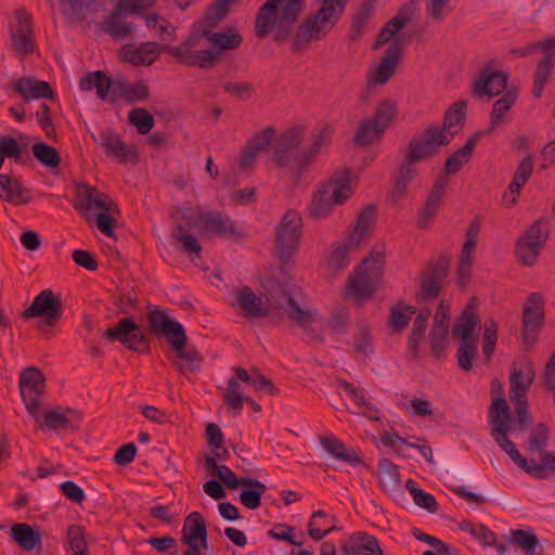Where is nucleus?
<instances>
[{
    "label": "nucleus",
    "instance_id": "nucleus-1",
    "mask_svg": "<svg viewBox=\"0 0 555 555\" xmlns=\"http://www.w3.org/2000/svg\"><path fill=\"white\" fill-rule=\"evenodd\" d=\"M234 305L242 309L243 315L247 319L269 317L271 310L276 308L302 328L311 340H323L318 326L319 312L301 306L295 291L283 288L281 295L274 298V304L269 307L249 286H244L234 294Z\"/></svg>",
    "mask_w": 555,
    "mask_h": 555
},
{
    "label": "nucleus",
    "instance_id": "nucleus-2",
    "mask_svg": "<svg viewBox=\"0 0 555 555\" xmlns=\"http://www.w3.org/2000/svg\"><path fill=\"white\" fill-rule=\"evenodd\" d=\"M232 0H217L210 12L201 22L207 52L211 53V68L228 53L237 50L243 43V36L234 27L215 30V26L223 20Z\"/></svg>",
    "mask_w": 555,
    "mask_h": 555
},
{
    "label": "nucleus",
    "instance_id": "nucleus-3",
    "mask_svg": "<svg viewBox=\"0 0 555 555\" xmlns=\"http://www.w3.org/2000/svg\"><path fill=\"white\" fill-rule=\"evenodd\" d=\"M304 4L305 0H268L256 15V36L263 38L275 29L278 39L286 38L291 25L304 10Z\"/></svg>",
    "mask_w": 555,
    "mask_h": 555
},
{
    "label": "nucleus",
    "instance_id": "nucleus-4",
    "mask_svg": "<svg viewBox=\"0 0 555 555\" xmlns=\"http://www.w3.org/2000/svg\"><path fill=\"white\" fill-rule=\"evenodd\" d=\"M349 0H323L320 9L308 15L297 28L294 49L325 38L343 16Z\"/></svg>",
    "mask_w": 555,
    "mask_h": 555
},
{
    "label": "nucleus",
    "instance_id": "nucleus-5",
    "mask_svg": "<svg viewBox=\"0 0 555 555\" xmlns=\"http://www.w3.org/2000/svg\"><path fill=\"white\" fill-rule=\"evenodd\" d=\"M352 193L350 171L348 169L337 171L313 196L309 214L315 219L326 218L335 205L346 202Z\"/></svg>",
    "mask_w": 555,
    "mask_h": 555
},
{
    "label": "nucleus",
    "instance_id": "nucleus-6",
    "mask_svg": "<svg viewBox=\"0 0 555 555\" xmlns=\"http://www.w3.org/2000/svg\"><path fill=\"white\" fill-rule=\"evenodd\" d=\"M436 153H438V150L422 135L411 139L391 193V197L395 202L400 201L404 196L408 185L417 177V164L430 158Z\"/></svg>",
    "mask_w": 555,
    "mask_h": 555
},
{
    "label": "nucleus",
    "instance_id": "nucleus-7",
    "mask_svg": "<svg viewBox=\"0 0 555 555\" xmlns=\"http://www.w3.org/2000/svg\"><path fill=\"white\" fill-rule=\"evenodd\" d=\"M384 254L374 251L365 258L346 285L347 295L356 301L371 297L380 281L384 271Z\"/></svg>",
    "mask_w": 555,
    "mask_h": 555
},
{
    "label": "nucleus",
    "instance_id": "nucleus-8",
    "mask_svg": "<svg viewBox=\"0 0 555 555\" xmlns=\"http://www.w3.org/2000/svg\"><path fill=\"white\" fill-rule=\"evenodd\" d=\"M508 431L502 428L491 429V436L516 465L537 479H546L555 475V454H545L542 463H537L534 459L528 460L516 449L513 441L508 439Z\"/></svg>",
    "mask_w": 555,
    "mask_h": 555
},
{
    "label": "nucleus",
    "instance_id": "nucleus-9",
    "mask_svg": "<svg viewBox=\"0 0 555 555\" xmlns=\"http://www.w3.org/2000/svg\"><path fill=\"white\" fill-rule=\"evenodd\" d=\"M204 46L206 44L199 22L193 26L191 34L181 44L166 46L164 51L175 57L180 64L208 69L211 68V53L207 52Z\"/></svg>",
    "mask_w": 555,
    "mask_h": 555
},
{
    "label": "nucleus",
    "instance_id": "nucleus-10",
    "mask_svg": "<svg viewBox=\"0 0 555 555\" xmlns=\"http://www.w3.org/2000/svg\"><path fill=\"white\" fill-rule=\"evenodd\" d=\"M301 216L296 210H287L282 217L275 234L276 256L284 264L297 254L301 236Z\"/></svg>",
    "mask_w": 555,
    "mask_h": 555
},
{
    "label": "nucleus",
    "instance_id": "nucleus-11",
    "mask_svg": "<svg viewBox=\"0 0 555 555\" xmlns=\"http://www.w3.org/2000/svg\"><path fill=\"white\" fill-rule=\"evenodd\" d=\"M548 235L547 221L543 219L534 221L517 241V260L524 266H533L545 247Z\"/></svg>",
    "mask_w": 555,
    "mask_h": 555
},
{
    "label": "nucleus",
    "instance_id": "nucleus-12",
    "mask_svg": "<svg viewBox=\"0 0 555 555\" xmlns=\"http://www.w3.org/2000/svg\"><path fill=\"white\" fill-rule=\"evenodd\" d=\"M305 129L295 126L278 137L273 146V159L280 168H289L296 178V160L300 157L298 149L302 142Z\"/></svg>",
    "mask_w": 555,
    "mask_h": 555
},
{
    "label": "nucleus",
    "instance_id": "nucleus-13",
    "mask_svg": "<svg viewBox=\"0 0 555 555\" xmlns=\"http://www.w3.org/2000/svg\"><path fill=\"white\" fill-rule=\"evenodd\" d=\"M465 103L456 102L444 115L443 127L431 126L421 135L427 139L431 145L439 151L440 146L448 145L455 133H457L465 120Z\"/></svg>",
    "mask_w": 555,
    "mask_h": 555
},
{
    "label": "nucleus",
    "instance_id": "nucleus-14",
    "mask_svg": "<svg viewBox=\"0 0 555 555\" xmlns=\"http://www.w3.org/2000/svg\"><path fill=\"white\" fill-rule=\"evenodd\" d=\"M76 195L78 198L76 207L83 214L88 222H91L93 216L98 212H119L114 201L94 186L83 183L78 184L76 186Z\"/></svg>",
    "mask_w": 555,
    "mask_h": 555
},
{
    "label": "nucleus",
    "instance_id": "nucleus-15",
    "mask_svg": "<svg viewBox=\"0 0 555 555\" xmlns=\"http://www.w3.org/2000/svg\"><path fill=\"white\" fill-rule=\"evenodd\" d=\"M102 337L109 341H119L132 351L141 352L149 349L146 335L130 318L120 319L116 326L105 330Z\"/></svg>",
    "mask_w": 555,
    "mask_h": 555
},
{
    "label": "nucleus",
    "instance_id": "nucleus-16",
    "mask_svg": "<svg viewBox=\"0 0 555 555\" xmlns=\"http://www.w3.org/2000/svg\"><path fill=\"white\" fill-rule=\"evenodd\" d=\"M25 318H42V326L52 327L62 317V300L51 289H44L24 311Z\"/></svg>",
    "mask_w": 555,
    "mask_h": 555
},
{
    "label": "nucleus",
    "instance_id": "nucleus-17",
    "mask_svg": "<svg viewBox=\"0 0 555 555\" xmlns=\"http://www.w3.org/2000/svg\"><path fill=\"white\" fill-rule=\"evenodd\" d=\"M147 321L155 336L165 337L172 348L182 346L183 339H185L182 324L170 319L164 310L152 308L147 314Z\"/></svg>",
    "mask_w": 555,
    "mask_h": 555
},
{
    "label": "nucleus",
    "instance_id": "nucleus-18",
    "mask_svg": "<svg viewBox=\"0 0 555 555\" xmlns=\"http://www.w3.org/2000/svg\"><path fill=\"white\" fill-rule=\"evenodd\" d=\"M10 38L13 50L20 55H29L35 50L31 17L25 9L15 11V21L10 24Z\"/></svg>",
    "mask_w": 555,
    "mask_h": 555
},
{
    "label": "nucleus",
    "instance_id": "nucleus-19",
    "mask_svg": "<svg viewBox=\"0 0 555 555\" xmlns=\"http://www.w3.org/2000/svg\"><path fill=\"white\" fill-rule=\"evenodd\" d=\"M43 374L36 367H27L21 373L20 390L29 414L36 417L40 406V397L44 392Z\"/></svg>",
    "mask_w": 555,
    "mask_h": 555
},
{
    "label": "nucleus",
    "instance_id": "nucleus-20",
    "mask_svg": "<svg viewBox=\"0 0 555 555\" xmlns=\"http://www.w3.org/2000/svg\"><path fill=\"white\" fill-rule=\"evenodd\" d=\"M181 542L189 546L183 555H201V548L208 547L206 522L199 513L192 512L186 516Z\"/></svg>",
    "mask_w": 555,
    "mask_h": 555
},
{
    "label": "nucleus",
    "instance_id": "nucleus-21",
    "mask_svg": "<svg viewBox=\"0 0 555 555\" xmlns=\"http://www.w3.org/2000/svg\"><path fill=\"white\" fill-rule=\"evenodd\" d=\"M524 343L532 347L543 325V298L538 293L529 295L522 312Z\"/></svg>",
    "mask_w": 555,
    "mask_h": 555
},
{
    "label": "nucleus",
    "instance_id": "nucleus-22",
    "mask_svg": "<svg viewBox=\"0 0 555 555\" xmlns=\"http://www.w3.org/2000/svg\"><path fill=\"white\" fill-rule=\"evenodd\" d=\"M403 40L398 38L386 50L380 63L371 72L367 88L385 85L395 74L402 54Z\"/></svg>",
    "mask_w": 555,
    "mask_h": 555
},
{
    "label": "nucleus",
    "instance_id": "nucleus-23",
    "mask_svg": "<svg viewBox=\"0 0 555 555\" xmlns=\"http://www.w3.org/2000/svg\"><path fill=\"white\" fill-rule=\"evenodd\" d=\"M449 261L447 258H439L438 261L429 266L421 278L420 296L423 301H430L438 297L443 281L448 274Z\"/></svg>",
    "mask_w": 555,
    "mask_h": 555
},
{
    "label": "nucleus",
    "instance_id": "nucleus-24",
    "mask_svg": "<svg viewBox=\"0 0 555 555\" xmlns=\"http://www.w3.org/2000/svg\"><path fill=\"white\" fill-rule=\"evenodd\" d=\"M164 47L156 42L147 41L135 47L134 44H126L120 49V57L124 62L134 66H149L153 64L159 56Z\"/></svg>",
    "mask_w": 555,
    "mask_h": 555
},
{
    "label": "nucleus",
    "instance_id": "nucleus-25",
    "mask_svg": "<svg viewBox=\"0 0 555 555\" xmlns=\"http://www.w3.org/2000/svg\"><path fill=\"white\" fill-rule=\"evenodd\" d=\"M534 379L535 370L531 360L522 358L519 363H512L509 373L511 396H527V392Z\"/></svg>",
    "mask_w": 555,
    "mask_h": 555
},
{
    "label": "nucleus",
    "instance_id": "nucleus-26",
    "mask_svg": "<svg viewBox=\"0 0 555 555\" xmlns=\"http://www.w3.org/2000/svg\"><path fill=\"white\" fill-rule=\"evenodd\" d=\"M506 85L507 76L501 70H494L491 65H487L474 82V91L480 98H492L503 92Z\"/></svg>",
    "mask_w": 555,
    "mask_h": 555
},
{
    "label": "nucleus",
    "instance_id": "nucleus-27",
    "mask_svg": "<svg viewBox=\"0 0 555 555\" xmlns=\"http://www.w3.org/2000/svg\"><path fill=\"white\" fill-rule=\"evenodd\" d=\"M198 227L201 231L214 233L220 237L238 236L241 234L233 220L217 211L201 214Z\"/></svg>",
    "mask_w": 555,
    "mask_h": 555
},
{
    "label": "nucleus",
    "instance_id": "nucleus-28",
    "mask_svg": "<svg viewBox=\"0 0 555 555\" xmlns=\"http://www.w3.org/2000/svg\"><path fill=\"white\" fill-rule=\"evenodd\" d=\"M95 141L100 146L105 149L106 155L113 157L120 163L137 162V154L127 146L120 137L112 129L102 130Z\"/></svg>",
    "mask_w": 555,
    "mask_h": 555
},
{
    "label": "nucleus",
    "instance_id": "nucleus-29",
    "mask_svg": "<svg viewBox=\"0 0 555 555\" xmlns=\"http://www.w3.org/2000/svg\"><path fill=\"white\" fill-rule=\"evenodd\" d=\"M79 420L80 413L69 408H66L65 411L61 408L48 409L41 418L36 417L37 422H41L42 427L53 431L73 427Z\"/></svg>",
    "mask_w": 555,
    "mask_h": 555
},
{
    "label": "nucleus",
    "instance_id": "nucleus-30",
    "mask_svg": "<svg viewBox=\"0 0 555 555\" xmlns=\"http://www.w3.org/2000/svg\"><path fill=\"white\" fill-rule=\"evenodd\" d=\"M332 141V131L328 127L320 130L312 145L302 151L300 157L296 160V180L301 179L307 168L313 163L315 156L321 153L322 149L328 146Z\"/></svg>",
    "mask_w": 555,
    "mask_h": 555
},
{
    "label": "nucleus",
    "instance_id": "nucleus-31",
    "mask_svg": "<svg viewBox=\"0 0 555 555\" xmlns=\"http://www.w3.org/2000/svg\"><path fill=\"white\" fill-rule=\"evenodd\" d=\"M480 319L468 304L462 311L452 330V336L461 341H478L477 327Z\"/></svg>",
    "mask_w": 555,
    "mask_h": 555
},
{
    "label": "nucleus",
    "instance_id": "nucleus-32",
    "mask_svg": "<svg viewBox=\"0 0 555 555\" xmlns=\"http://www.w3.org/2000/svg\"><path fill=\"white\" fill-rule=\"evenodd\" d=\"M0 198L15 205H25L33 199L30 191L17 178L9 175H0Z\"/></svg>",
    "mask_w": 555,
    "mask_h": 555
},
{
    "label": "nucleus",
    "instance_id": "nucleus-33",
    "mask_svg": "<svg viewBox=\"0 0 555 555\" xmlns=\"http://www.w3.org/2000/svg\"><path fill=\"white\" fill-rule=\"evenodd\" d=\"M13 90L21 96H23L25 100L54 98V91L49 85V82L43 80H37L31 77L18 79L14 83Z\"/></svg>",
    "mask_w": 555,
    "mask_h": 555
},
{
    "label": "nucleus",
    "instance_id": "nucleus-34",
    "mask_svg": "<svg viewBox=\"0 0 555 555\" xmlns=\"http://www.w3.org/2000/svg\"><path fill=\"white\" fill-rule=\"evenodd\" d=\"M12 539L23 551L41 553V533L28 524H15L11 527Z\"/></svg>",
    "mask_w": 555,
    "mask_h": 555
},
{
    "label": "nucleus",
    "instance_id": "nucleus-35",
    "mask_svg": "<svg viewBox=\"0 0 555 555\" xmlns=\"http://www.w3.org/2000/svg\"><path fill=\"white\" fill-rule=\"evenodd\" d=\"M346 555H363L364 552L383 554L377 539L366 532L352 533L344 544Z\"/></svg>",
    "mask_w": 555,
    "mask_h": 555
},
{
    "label": "nucleus",
    "instance_id": "nucleus-36",
    "mask_svg": "<svg viewBox=\"0 0 555 555\" xmlns=\"http://www.w3.org/2000/svg\"><path fill=\"white\" fill-rule=\"evenodd\" d=\"M115 81H113L102 70L91 72L79 80V88L82 91L96 90V94L101 100H106L109 92H114Z\"/></svg>",
    "mask_w": 555,
    "mask_h": 555
},
{
    "label": "nucleus",
    "instance_id": "nucleus-37",
    "mask_svg": "<svg viewBox=\"0 0 555 555\" xmlns=\"http://www.w3.org/2000/svg\"><path fill=\"white\" fill-rule=\"evenodd\" d=\"M114 94L129 102H142L149 99L150 89L143 81L129 82L127 80H115Z\"/></svg>",
    "mask_w": 555,
    "mask_h": 555
},
{
    "label": "nucleus",
    "instance_id": "nucleus-38",
    "mask_svg": "<svg viewBox=\"0 0 555 555\" xmlns=\"http://www.w3.org/2000/svg\"><path fill=\"white\" fill-rule=\"evenodd\" d=\"M241 486L244 487L240 494L241 503L249 509H256L261 504V496L267 491V486L253 478L242 477Z\"/></svg>",
    "mask_w": 555,
    "mask_h": 555
},
{
    "label": "nucleus",
    "instance_id": "nucleus-39",
    "mask_svg": "<svg viewBox=\"0 0 555 555\" xmlns=\"http://www.w3.org/2000/svg\"><path fill=\"white\" fill-rule=\"evenodd\" d=\"M338 387L343 389L354 404L361 409V414L370 420H379L378 410L365 399L364 391L347 380H339Z\"/></svg>",
    "mask_w": 555,
    "mask_h": 555
},
{
    "label": "nucleus",
    "instance_id": "nucleus-40",
    "mask_svg": "<svg viewBox=\"0 0 555 555\" xmlns=\"http://www.w3.org/2000/svg\"><path fill=\"white\" fill-rule=\"evenodd\" d=\"M334 520L335 517L330 516L323 511L314 512L308 524V534L315 541L322 540L332 531L337 530L336 526L333 524Z\"/></svg>",
    "mask_w": 555,
    "mask_h": 555
},
{
    "label": "nucleus",
    "instance_id": "nucleus-41",
    "mask_svg": "<svg viewBox=\"0 0 555 555\" xmlns=\"http://www.w3.org/2000/svg\"><path fill=\"white\" fill-rule=\"evenodd\" d=\"M122 14L124 11L115 8V11L111 12L106 20L103 22V31L113 39H124L128 37L133 29V25L131 23L125 22L122 20Z\"/></svg>",
    "mask_w": 555,
    "mask_h": 555
},
{
    "label": "nucleus",
    "instance_id": "nucleus-42",
    "mask_svg": "<svg viewBox=\"0 0 555 555\" xmlns=\"http://www.w3.org/2000/svg\"><path fill=\"white\" fill-rule=\"evenodd\" d=\"M374 13V5L370 2L361 4L360 9L353 14L348 37L352 41H359L365 34L369 22Z\"/></svg>",
    "mask_w": 555,
    "mask_h": 555
},
{
    "label": "nucleus",
    "instance_id": "nucleus-43",
    "mask_svg": "<svg viewBox=\"0 0 555 555\" xmlns=\"http://www.w3.org/2000/svg\"><path fill=\"white\" fill-rule=\"evenodd\" d=\"M322 447L336 460L354 464L358 463L359 456L353 450L346 449L344 442L334 436L320 437Z\"/></svg>",
    "mask_w": 555,
    "mask_h": 555
},
{
    "label": "nucleus",
    "instance_id": "nucleus-44",
    "mask_svg": "<svg viewBox=\"0 0 555 555\" xmlns=\"http://www.w3.org/2000/svg\"><path fill=\"white\" fill-rule=\"evenodd\" d=\"M375 208L366 206L361 210L353 232L348 236L350 246H359L361 241L365 238L372 230L374 221Z\"/></svg>",
    "mask_w": 555,
    "mask_h": 555
},
{
    "label": "nucleus",
    "instance_id": "nucleus-45",
    "mask_svg": "<svg viewBox=\"0 0 555 555\" xmlns=\"http://www.w3.org/2000/svg\"><path fill=\"white\" fill-rule=\"evenodd\" d=\"M489 421L492 425L491 429L502 428L503 430H511V412L507 401L503 397L492 400L489 411Z\"/></svg>",
    "mask_w": 555,
    "mask_h": 555
},
{
    "label": "nucleus",
    "instance_id": "nucleus-46",
    "mask_svg": "<svg viewBox=\"0 0 555 555\" xmlns=\"http://www.w3.org/2000/svg\"><path fill=\"white\" fill-rule=\"evenodd\" d=\"M409 22L410 17L405 13L399 12L391 20H389L379 30L374 48L377 49L392 39L396 40V36L402 28H404L409 24ZM399 37H397V39Z\"/></svg>",
    "mask_w": 555,
    "mask_h": 555
},
{
    "label": "nucleus",
    "instance_id": "nucleus-47",
    "mask_svg": "<svg viewBox=\"0 0 555 555\" xmlns=\"http://www.w3.org/2000/svg\"><path fill=\"white\" fill-rule=\"evenodd\" d=\"M547 442L548 429L546 425L542 423L535 425V427L529 434L528 452L531 455L539 453L540 457L538 463H542L545 454H554L553 452L546 451Z\"/></svg>",
    "mask_w": 555,
    "mask_h": 555
},
{
    "label": "nucleus",
    "instance_id": "nucleus-48",
    "mask_svg": "<svg viewBox=\"0 0 555 555\" xmlns=\"http://www.w3.org/2000/svg\"><path fill=\"white\" fill-rule=\"evenodd\" d=\"M555 64V52H548L538 65L534 82L532 87V94L535 98L542 95L544 86L552 75V69Z\"/></svg>",
    "mask_w": 555,
    "mask_h": 555
},
{
    "label": "nucleus",
    "instance_id": "nucleus-49",
    "mask_svg": "<svg viewBox=\"0 0 555 555\" xmlns=\"http://www.w3.org/2000/svg\"><path fill=\"white\" fill-rule=\"evenodd\" d=\"M511 543L520 547L526 555H543L538 538L522 529L511 530Z\"/></svg>",
    "mask_w": 555,
    "mask_h": 555
},
{
    "label": "nucleus",
    "instance_id": "nucleus-50",
    "mask_svg": "<svg viewBox=\"0 0 555 555\" xmlns=\"http://www.w3.org/2000/svg\"><path fill=\"white\" fill-rule=\"evenodd\" d=\"M62 5V13L66 21L76 25L82 23L86 20L83 9L90 8L95 0H59Z\"/></svg>",
    "mask_w": 555,
    "mask_h": 555
},
{
    "label": "nucleus",
    "instance_id": "nucleus-51",
    "mask_svg": "<svg viewBox=\"0 0 555 555\" xmlns=\"http://www.w3.org/2000/svg\"><path fill=\"white\" fill-rule=\"evenodd\" d=\"M384 132L385 131L370 119H364L360 122L359 128L354 133L353 142L360 146L378 143L382 140Z\"/></svg>",
    "mask_w": 555,
    "mask_h": 555
},
{
    "label": "nucleus",
    "instance_id": "nucleus-52",
    "mask_svg": "<svg viewBox=\"0 0 555 555\" xmlns=\"http://www.w3.org/2000/svg\"><path fill=\"white\" fill-rule=\"evenodd\" d=\"M478 135H474L470 138L464 146L459 149L455 153H453L446 162L444 168L447 173H455L457 172L464 164H466L472 152L477 144Z\"/></svg>",
    "mask_w": 555,
    "mask_h": 555
},
{
    "label": "nucleus",
    "instance_id": "nucleus-53",
    "mask_svg": "<svg viewBox=\"0 0 555 555\" xmlns=\"http://www.w3.org/2000/svg\"><path fill=\"white\" fill-rule=\"evenodd\" d=\"M186 341L188 337L185 336L182 346L173 348L177 352V358L182 361V363L177 362L176 365L183 374L198 370L203 360L202 356L195 349H185Z\"/></svg>",
    "mask_w": 555,
    "mask_h": 555
},
{
    "label": "nucleus",
    "instance_id": "nucleus-54",
    "mask_svg": "<svg viewBox=\"0 0 555 555\" xmlns=\"http://www.w3.org/2000/svg\"><path fill=\"white\" fill-rule=\"evenodd\" d=\"M34 157L48 168H56L61 163V156L57 150L46 143L39 142L33 145Z\"/></svg>",
    "mask_w": 555,
    "mask_h": 555
},
{
    "label": "nucleus",
    "instance_id": "nucleus-55",
    "mask_svg": "<svg viewBox=\"0 0 555 555\" xmlns=\"http://www.w3.org/2000/svg\"><path fill=\"white\" fill-rule=\"evenodd\" d=\"M452 0H425L426 16L436 22L442 23L453 11Z\"/></svg>",
    "mask_w": 555,
    "mask_h": 555
},
{
    "label": "nucleus",
    "instance_id": "nucleus-56",
    "mask_svg": "<svg viewBox=\"0 0 555 555\" xmlns=\"http://www.w3.org/2000/svg\"><path fill=\"white\" fill-rule=\"evenodd\" d=\"M397 113V105L392 101H383L380 102L375 109V114L372 118H369L372 122H374L377 127H379L383 131L390 126L393 117Z\"/></svg>",
    "mask_w": 555,
    "mask_h": 555
},
{
    "label": "nucleus",
    "instance_id": "nucleus-57",
    "mask_svg": "<svg viewBox=\"0 0 555 555\" xmlns=\"http://www.w3.org/2000/svg\"><path fill=\"white\" fill-rule=\"evenodd\" d=\"M224 402L234 412V415H238L242 412L245 397L241 393V386L236 376L231 377L228 382Z\"/></svg>",
    "mask_w": 555,
    "mask_h": 555
},
{
    "label": "nucleus",
    "instance_id": "nucleus-58",
    "mask_svg": "<svg viewBox=\"0 0 555 555\" xmlns=\"http://www.w3.org/2000/svg\"><path fill=\"white\" fill-rule=\"evenodd\" d=\"M516 93L512 91H507L503 94L502 98H500L498 101L494 102L492 112H491V128L494 129L499 127V125L502 122L505 113H507L511 107L516 102Z\"/></svg>",
    "mask_w": 555,
    "mask_h": 555
},
{
    "label": "nucleus",
    "instance_id": "nucleus-59",
    "mask_svg": "<svg viewBox=\"0 0 555 555\" xmlns=\"http://www.w3.org/2000/svg\"><path fill=\"white\" fill-rule=\"evenodd\" d=\"M416 312L413 306L398 305L391 308L390 326L393 332H402L408 325L412 315Z\"/></svg>",
    "mask_w": 555,
    "mask_h": 555
},
{
    "label": "nucleus",
    "instance_id": "nucleus-60",
    "mask_svg": "<svg viewBox=\"0 0 555 555\" xmlns=\"http://www.w3.org/2000/svg\"><path fill=\"white\" fill-rule=\"evenodd\" d=\"M358 246H350L349 238L338 246H333V249L328 257V266L334 270L338 271L345 269L349 264V253Z\"/></svg>",
    "mask_w": 555,
    "mask_h": 555
},
{
    "label": "nucleus",
    "instance_id": "nucleus-61",
    "mask_svg": "<svg viewBox=\"0 0 555 555\" xmlns=\"http://www.w3.org/2000/svg\"><path fill=\"white\" fill-rule=\"evenodd\" d=\"M128 119L141 134L149 133L155 124L154 117L145 108L140 107L131 109Z\"/></svg>",
    "mask_w": 555,
    "mask_h": 555
},
{
    "label": "nucleus",
    "instance_id": "nucleus-62",
    "mask_svg": "<svg viewBox=\"0 0 555 555\" xmlns=\"http://www.w3.org/2000/svg\"><path fill=\"white\" fill-rule=\"evenodd\" d=\"M379 480L385 488L396 489L400 486V475L396 465L389 460L379 461Z\"/></svg>",
    "mask_w": 555,
    "mask_h": 555
},
{
    "label": "nucleus",
    "instance_id": "nucleus-63",
    "mask_svg": "<svg viewBox=\"0 0 555 555\" xmlns=\"http://www.w3.org/2000/svg\"><path fill=\"white\" fill-rule=\"evenodd\" d=\"M460 529L469 532L482 544L491 546L495 544L496 535L485 525H474L469 521H463L460 524Z\"/></svg>",
    "mask_w": 555,
    "mask_h": 555
},
{
    "label": "nucleus",
    "instance_id": "nucleus-64",
    "mask_svg": "<svg viewBox=\"0 0 555 555\" xmlns=\"http://www.w3.org/2000/svg\"><path fill=\"white\" fill-rule=\"evenodd\" d=\"M67 539L70 550L75 555H87V541L83 529L80 526L73 525L67 530Z\"/></svg>",
    "mask_w": 555,
    "mask_h": 555
}]
</instances>
